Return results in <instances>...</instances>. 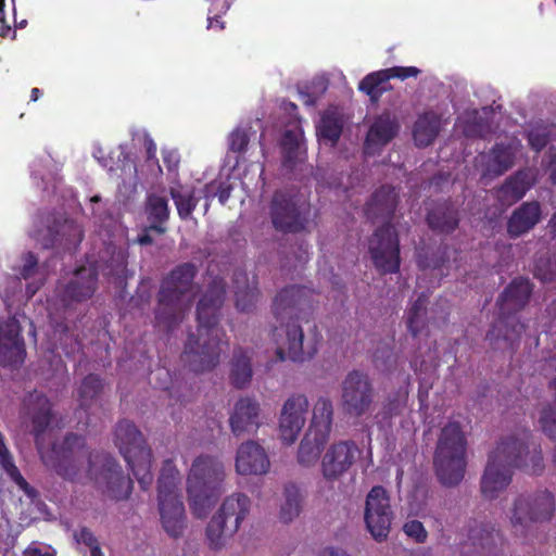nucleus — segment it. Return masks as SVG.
Returning <instances> with one entry per match:
<instances>
[{
  "label": "nucleus",
  "instance_id": "29",
  "mask_svg": "<svg viewBox=\"0 0 556 556\" xmlns=\"http://www.w3.org/2000/svg\"><path fill=\"white\" fill-rule=\"evenodd\" d=\"M144 212L149 222L148 229L163 235L166 231L165 223L169 218L168 201L157 194H149L147 197Z\"/></svg>",
  "mask_w": 556,
  "mask_h": 556
},
{
  "label": "nucleus",
  "instance_id": "50",
  "mask_svg": "<svg viewBox=\"0 0 556 556\" xmlns=\"http://www.w3.org/2000/svg\"><path fill=\"white\" fill-rule=\"evenodd\" d=\"M258 294L260 292L256 287L236 290V307L240 312H250L255 306Z\"/></svg>",
  "mask_w": 556,
  "mask_h": 556
},
{
  "label": "nucleus",
  "instance_id": "60",
  "mask_svg": "<svg viewBox=\"0 0 556 556\" xmlns=\"http://www.w3.org/2000/svg\"><path fill=\"white\" fill-rule=\"evenodd\" d=\"M150 231H153V229H148V226L143 229L142 233H140L138 237H137V242L140 244V245H151L154 240L153 238L151 237L150 235Z\"/></svg>",
  "mask_w": 556,
  "mask_h": 556
},
{
  "label": "nucleus",
  "instance_id": "44",
  "mask_svg": "<svg viewBox=\"0 0 556 556\" xmlns=\"http://www.w3.org/2000/svg\"><path fill=\"white\" fill-rule=\"evenodd\" d=\"M551 128L542 123L532 125L525 134L531 150L536 153L543 151L551 141Z\"/></svg>",
  "mask_w": 556,
  "mask_h": 556
},
{
  "label": "nucleus",
  "instance_id": "57",
  "mask_svg": "<svg viewBox=\"0 0 556 556\" xmlns=\"http://www.w3.org/2000/svg\"><path fill=\"white\" fill-rule=\"evenodd\" d=\"M144 148L147 154V162L153 161L155 164H159V160L156 157V144L152 138L147 137L144 139Z\"/></svg>",
  "mask_w": 556,
  "mask_h": 556
},
{
  "label": "nucleus",
  "instance_id": "49",
  "mask_svg": "<svg viewBox=\"0 0 556 556\" xmlns=\"http://www.w3.org/2000/svg\"><path fill=\"white\" fill-rule=\"evenodd\" d=\"M250 142V129L243 127L235 128L228 136V149L232 153L243 154Z\"/></svg>",
  "mask_w": 556,
  "mask_h": 556
},
{
  "label": "nucleus",
  "instance_id": "31",
  "mask_svg": "<svg viewBox=\"0 0 556 556\" xmlns=\"http://www.w3.org/2000/svg\"><path fill=\"white\" fill-rule=\"evenodd\" d=\"M252 376L253 370L250 356L241 348L236 349L229 372L231 384L236 389H244L250 384Z\"/></svg>",
  "mask_w": 556,
  "mask_h": 556
},
{
  "label": "nucleus",
  "instance_id": "55",
  "mask_svg": "<svg viewBox=\"0 0 556 556\" xmlns=\"http://www.w3.org/2000/svg\"><path fill=\"white\" fill-rule=\"evenodd\" d=\"M38 266V258L33 252H27L24 255V264L21 268L20 275L23 279L33 277Z\"/></svg>",
  "mask_w": 556,
  "mask_h": 556
},
{
  "label": "nucleus",
  "instance_id": "48",
  "mask_svg": "<svg viewBox=\"0 0 556 556\" xmlns=\"http://www.w3.org/2000/svg\"><path fill=\"white\" fill-rule=\"evenodd\" d=\"M533 276L541 282H552L556 279V258L541 256L535 260Z\"/></svg>",
  "mask_w": 556,
  "mask_h": 556
},
{
  "label": "nucleus",
  "instance_id": "41",
  "mask_svg": "<svg viewBox=\"0 0 556 556\" xmlns=\"http://www.w3.org/2000/svg\"><path fill=\"white\" fill-rule=\"evenodd\" d=\"M408 401V391L407 389L401 388L392 393H390L387 399L386 403L382 406L381 415L382 419L386 421L391 420L393 417L400 416Z\"/></svg>",
  "mask_w": 556,
  "mask_h": 556
},
{
  "label": "nucleus",
  "instance_id": "58",
  "mask_svg": "<svg viewBox=\"0 0 556 556\" xmlns=\"http://www.w3.org/2000/svg\"><path fill=\"white\" fill-rule=\"evenodd\" d=\"M164 378V382L160 383L159 387L164 391H169L168 380L169 372L165 368H159L155 371L151 372V379H161Z\"/></svg>",
  "mask_w": 556,
  "mask_h": 556
},
{
  "label": "nucleus",
  "instance_id": "37",
  "mask_svg": "<svg viewBox=\"0 0 556 556\" xmlns=\"http://www.w3.org/2000/svg\"><path fill=\"white\" fill-rule=\"evenodd\" d=\"M428 302V294L422 292L407 311V329L414 338L421 333L427 327L426 315Z\"/></svg>",
  "mask_w": 556,
  "mask_h": 556
},
{
  "label": "nucleus",
  "instance_id": "43",
  "mask_svg": "<svg viewBox=\"0 0 556 556\" xmlns=\"http://www.w3.org/2000/svg\"><path fill=\"white\" fill-rule=\"evenodd\" d=\"M282 152V165L286 168H292L298 160L300 141L299 136L293 130H286L280 141Z\"/></svg>",
  "mask_w": 556,
  "mask_h": 556
},
{
  "label": "nucleus",
  "instance_id": "5",
  "mask_svg": "<svg viewBox=\"0 0 556 556\" xmlns=\"http://www.w3.org/2000/svg\"><path fill=\"white\" fill-rule=\"evenodd\" d=\"M533 283L525 277L514 278L497 299L498 317L486 333V340L494 349L514 353L526 325L517 313L522 311L533 293Z\"/></svg>",
  "mask_w": 556,
  "mask_h": 556
},
{
  "label": "nucleus",
  "instance_id": "10",
  "mask_svg": "<svg viewBox=\"0 0 556 556\" xmlns=\"http://www.w3.org/2000/svg\"><path fill=\"white\" fill-rule=\"evenodd\" d=\"M179 481V471L174 462L165 459L157 479V506L162 527L173 539L182 536L187 526Z\"/></svg>",
  "mask_w": 556,
  "mask_h": 556
},
{
  "label": "nucleus",
  "instance_id": "30",
  "mask_svg": "<svg viewBox=\"0 0 556 556\" xmlns=\"http://www.w3.org/2000/svg\"><path fill=\"white\" fill-rule=\"evenodd\" d=\"M333 422V404L328 397L320 396L314 404L312 422L308 428L323 435V439L329 438Z\"/></svg>",
  "mask_w": 556,
  "mask_h": 556
},
{
  "label": "nucleus",
  "instance_id": "17",
  "mask_svg": "<svg viewBox=\"0 0 556 556\" xmlns=\"http://www.w3.org/2000/svg\"><path fill=\"white\" fill-rule=\"evenodd\" d=\"M393 511L387 490L381 485L374 486L366 496L364 520L376 541L388 538Z\"/></svg>",
  "mask_w": 556,
  "mask_h": 556
},
{
  "label": "nucleus",
  "instance_id": "46",
  "mask_svg": "<svg viewBox=\"0 0 556 556\" xmlns=\"http://www.w3.org/2000/svg\"><path fill=\"white\" fill-rule=\"evenodd\" d=\"M342 134V123L334 114H325L318 126V135L334 146Z\"/></svg>",
  "mask_w": 556,
  "mask_h": 556
},
{
  "label": "nucleus",
  "instance_id": "23",
  "mask_svg": "<svg viewBox=\"0 0 556 556\" xmlns=\"http://www.w3.org/2000/svg\"><path fill=\"white\" fill-rule=\"evenodd\" d=\"M542 219V208L538 201H528L520 204L510 214L506 229L511 239L521 237L531 231Z\"/></svg>",
  "mask_w": 556,
  "mask_h": 556
},
{
  "label": "nucleus",
  "instance_id": "27",
  "mask_svg": "<svg viewBox=\"0 0 556 556\" xmlns=\"http://www.w3.org/2000/svg\"><path fill=\"white\" fill-rule=\"evenodd\" d=\"M428 227L438 233L450 235L459 225V211L450 200L438 202L426 216Z\"/></svg>",
  "mask_w": 556,
  "mask_h": 556
},
{
  "label": "nucleus",
  "instance_id": "64",
  "mask_svg": "<svg viewBox=\"0 0 556 556\" xmlns=\"http://www.w3.org/2000/svg\"><path fill=\"white\" fill-rule=\"evenodd\" d=\"M548 227H549L553 238L556 239V211L554 212V214L552 215V217L548 222Z\"/></svg>",
  "mask_w": 556,
  "mask_h": 556
},
{
  "label": "nucleus",
  "instance_id": "16",
  "mask_svg": "<svg viewBox=\"0 0 556 556\" xmlns=\"http://www.w3.org/2000/svg\"><path fill=\"white\" fill-rule=\"evenodd\" d=\"M341 405L343 412L359 418L366 415L375 401V388L369 375L359 369L346 374L341 383Z\"/></svg>",
  "mask_w": 556,
  "mask_h": 556
},
{
  "label": "nucleus",
  "instance_id": "4",
  "mask_svg": "<svg viewBox=\"0 0 556 556\" xmlns=\"http://www.w3.org/2000/svg\"><path fill=\"white\" fill-rule=\"evenodd\" d=\"M399 203L394 187L383 185L377 189L365 205V214L372 222L384 219L368 240V252L374 267L380 275L397 274L401 267L399 235L390 223Z\"/></svg>",
  "mask_w": 556,
  "mask_h": 556
},
{
  "label": "nucleus",
  "instance_id": "38",
  "mask_svg": "<svg viewBox=\"0 0 556 556\" xmlns=\"http://www.w3.org/2000/svg\"><path fill=\"white\" fill-rule=\"evenodd\" d=\"M285 501L281 505L279 518L282 522L289 523L293 521L301 513L302 495L300 489L293 484L285 486Z\"/></svg>",
  "mask_w": 556,
  "mask_h": 556
},
{
  "label": "nucleus",
  "instance_id": "7",
  "mask_svg": "<svg viewBox=\"0 0 556 556\" xmlns=\"http://www.w3.org/2000/svg\"><path fill=\"white\" fill-rule=\"evenodd\" d=\"M198 267L191 262L175 266L161 281L157 292L155 320L166 331H172L182 319L184 298L193 291Z\"/></svg>",
  "mask_w": 556,
  "mask_h": 556
},
{
  "label": "nucleus",
  "instance_id": "53",
  "mask_svg": "<svg viewBox=\"0 0 556 556\" xmlns=\"http://www.w3.org/2000/svg\"><path fill=\"white\" fill-rule=\"evenodd\" d=\"M386 72L389 80L393 78L405 80L410 77H417L421 71L416 66H393L386 68Z\"/></svg>",
  "mask_w": 556,
  "mask_h": 556
},
{
  "label": "nucleus",
  "instance_id": "24",
  "mask_svg": "<svg viewBox=\"0 0 556 556\" xmlns=\"http://www.w3.org/2000/svg\"><path fill=\"white\" fill-rule=\"evenodd\" d=\"M534 184L533 175L529 169H519L508 176L504 182L495 189L496 200L505 206H510L520 201Z\"/></svg>",
  "mask_w": 556,
  "mask_h": 556
},
{
  "label": "nucleus",
  "instance_id": "9",
  "mask_svg": "<svg viewBox=\"0 0 556 556\" xmlns=\"http://www.w3.org/2000/svg\"><path fill=\"white\" fill-rule=\"evenodd\" d=\"M488 458L513 471L519 469L535 477L542 476L545 470L542 447L533 441L528 428L501 438Z\"/></svg>",
  "mask_w": 556,
  "mask_h": 556
},
{
  "label": "nucleus",
  "instance_id": "62",
  "mask_svg": "<svg viewBox=\"0 0 556 556\" xmlns=\"http://www.w3.org/2000/svg\"><path fill=\"white\" fill-rule=\"evenodd\" d=\"M332 289L338 291L340 294H342L344 298L346 296L345 291V285L342 282V280L334 276L331 280Z\"/></svg>",
  "mask_w": 556,
  "mask_h": 556
},
{
  "label": "nucleus",
  "instance_id": "11",
  "mask_svg": "<svg viewBox=\"0 0 556 556\" xmlns=\"http://www.w3.org/2000/svg\"><path fill=\"white\" fill-rule=\"evenodd\" d=\"M114 442L140 488L147 491L153 482L152 451L136 425L121 420L114 432Z\"/></svg>",
  "mask_w": 556,
  "mask_h": 556
},
{
  "label": "nucleus",
  "instance_id": "21",
  "mask_svg": "<svg viewBox=\"0 0 556 556\" xmlns=\"http://www.w3.org/2000/svg\"><path fill=\"white\" fill-rule=\"evenodd\" d=\"M98 271L93 267L81 266L74 273L73 278L65 285L61 300L65 305L90 299L97 290Z\"/></svg>",
  "mask_w": 556,
  "mask_h": 556
},
{
  "label": "nucleus",
  "instance_id": "59",
  "mask_svg": "<svg viewBox=\"0 0 556 556\" xmlns=\"http://www.w3.org/2000/svg\"><path fill=\"white\" fill-rule=\"evenodd\" d=\"M317 556H351L345 549L334 546H326L321 548Z\"/></svg>",
  "mask_w": 556,
  "mask_h": 556
},
{
  "label": "nucleus",
  "instance_id": "2",
  "mask_svg": "<svg viewBox=\"0 0 556 556\" xmlns=\"http://www.w3.org/2000/svg\"><path fill=\"white\" fill-rule=\"evenodd\" d=\"M23 407L24 420L30 427L29 431L45 466L60 477L73 481L78 475L80 457L85 456V437L71 432L61 442L45 447L42 434L53 419L51 401L42 392L34 390L24 397Z\"/></svg>",
  "mask_w": 556,
  "mask_h": 556
},
{
  "label": "nucleus",
  "instance_id": "13",
  "mask_svg": "<svg viewBox=\"0 0 556 556\" xmlns=\"http://www.w3.org/2000/svg\"><path fill=\"white\" fill-rule=\"evenodd\" d=\"M251 501L242 493L227 496L206 527V536L212 548H219L231 538L250 513Z\"/></svg>",
  "mask_w": 556,
  "mask_h": 556
},
{
  "label": "nucleus",
  "instance_id": "18",
  "mask_svg": "<svg viewBox=\"0 0 556 556\" xmlns=\"http://www.w3.org/2000/svg\"><path fill=\"white\" fill-rule=\"evenodd\" d=\"M361 450L354 441H340L329 446L321 458V472L326 480L336 481L354 465Z\"/></svg>",
  "mask_w": 556,
  "mask_h": 556
},
{
  "label": "nucleus",
  "instance_id": "25",
  "mask_svg": "<svg viewBox=\"0 0 556 556\" xmlns=\"http://www.w3.org/2000/svg\"><path fill=\"white\" fill-rule=\"evenodd\" d=\"M258 416V402L250 396L240 397L236 402L233 412L229 418L231 432L238 437L242 433L256 430L260 426Z\"/></svg>",
  "mask_w": 556,
  "mask_h": 556
},
{
  "label": "nucleus",
  "instance_id": "20",
  "mask_svg": "<svg viewBox=\"0 0 556 556\" xmlns=\"http://www.w3.org/2000/svg\"><path fill=\"white\" fill-rule=\"evenodd\" d=\"M21 325L15 316L0 323V365H21L26 356Z\"/></svg>",
  "mask_w": 556,
  "mask_h": 556
},
{
  "label": "nucleus",
  "instance_id": "35",
  "mask_svg": "<svg viewBox=\"0 0 556 556\" xmlns=\"http://www.w3.org/2000/svg\"><path fill=\"white\" fill-rule=\"evenodd\" d=\"M399 125L389 115H381L375 119L370 126L366 142L384 146L389 143L397 134Z\"/></svg>",
  "mask_w": 556,
  "mask_h": 556
},
{
  "label": "nucleus",
  "instance_id": "12",
  "mask_svg": "<svg viewBox=\"0 0 556 556\" xmlns=\"http://www.w3.org/2000/svg\"><path fill=\"white\" fill-rule=\"evenodd\" d=\"M85 458L88 462L89 472L94 473L97 486L105 496L116 502L129 498L134 488L132 480L124 475L121 465L113 456L108 453H88L85 445V456L80 457L79 468Z\"/></svg>",
  "mask_w": 556,
  "mask_h": 556
},
{
  "label": "nucleus",
  "instance_id": "40",
  "mask_svg": "<svg viewBox=\"0 0 556 556\" xmlns=\"http://www.w3.org/2000/svg\"><path fill=\"white\" fill-rule=\"evenodd\" d=\"M102 390V382L99 376L90 374L84 378L78 388L79 407L87 410Z\"/></svg>",
  "mask_w": 556,
  "mask_h": 556
},
{
  "label": "nucleus",
  "instance_id": "6",
  "mask_svg": "<svg viewBox=\"0 0 556 556\" xmlns=\"http://www.w3.org/2000/svg\"><path fill=\"white\" fill-rule=\"evenodd\" d=\"M225 468L215 456L202 454L191 464L187 477L190 508L198 518L205 517L223 493Z\"/></svg>",
  "mask_w": 556,
  "mask_h": 556
},
{
  "label": "nucleus",
  "instance_id": "42",
  "mask_svg": "<svg viewBox=\"0 0 556 556\" xmlns=\"http://www.w3.org/2000/svg\"><path fill=\"white\" fill-rule=\"evenodd\" d=\"M397 359L393 348L387 343L378 345L372 354L374 366L381 372L394 371L397 367Z\"/></svg>",
  "mask_w": 556,
  "mask_h": 556
},
{
  "label": "nucleus",
  "instance_id": "28",
  "mask_svg": "<svg viewBox=\"0 0 556 556\" xmlns=\"http://www.w3.org/2000/svg\"><path fill=\"white\" fill-rule=\"evenodd\" d=\"M441 129L440 116L432 112H425L416 119L413 128V138L418 148L430 146Z\"/></svg>",
  "mask_w": 556,
  "mask_h": 556
},
{
  "label": "nucleus",
  "instance_id": "63",
  "mask_svg": "<svg viewBox=\"0 0 556 556\" xmlns=\"http://www.w3.org/2000/svg\"><path fill=\"white\" fill-rule=\"evenodd\" d=\"M24 556H53L50 553L42 552L39 547H28L24 552Z\"/></svg>",
  "mask_w": 556,
  "mask_h": 556
},
{
  "label": "nucleus",
  "instance_id": "56",
  "mask_svg": "<svg viewBox=\"0 0 556 556\" xmlns=\"http://www.w3.org/2000/svg\"><path fill=\"white\" fill-rule=\"evenodd\" d=\"M163 163L169 172L177 170L179 166V154L173 150L162 152Z\"/></svg>",
  "mask_w": 556,
  "mask_h": 556
},
{
  "label": "nucleus",
  "instance_id": "36",
  "mask_svg": "<svg viewBox=\"0 0 556 556\" xmlns=\"http://www.w3.org/2000/svg\"><path fill=\"white\" fill-rule=\"evenodd\" d=\"M386 70L369 73L358 85V90L366 93L371 102H378L382 94L392 89Z\"/></svg>",
  "mask_w": 556,
  "mask_h": 556
},
{
  "label": "nucleus",
  "instance_id": "47",
  "mask_svg": "<svg viewBox=\"0 0 556 556\" xmlns=\"http://www.w3.org/2000/svg\"><path fill=\"white\" fill-rule=\"evenodd\" d=\"M0 464L3 468V470L20 486L25 488L28 485L27 481L24 479V477L20 472L18 468L15 466L13 457L4 443V438L1 432H0Z\"/></svg>",
  "mask_w": 556,
  "mask_h": 556
},
{
  "label": "nucleus",
  "instance_id": "39",
  "mask_svg": "<svg viewBox=\"0 0 556 556\" xmlns=\"http://www.w3.org/2000/svg\"><path fill=\"white\" fill-rule=\"evenodd\" d=\"M468 539L475 547L490 553L496 546L500 533L490 525L480 523L469 529Z\"/></svg>",
  "mask_w": 556,
  "mask_h": 556
},
{
  "label": "nucleus",
  "instance_id": "14",
  "mask_svg": "<svg viewBox=\"0 0 556 556\" xmlns=\"http://www.w3.org/2000/svg\"><path fill=\"white\" fill-rule=\"evenodd\" d=\"M556 513V496L548 488H538L519 494L510 510L513 527L525 531L531 523H544Z\"/></svg>",
  "mask_w": 556,
  "mask_h": 556
},
{
  "label": "nucleus",
  "instance_id": "54",
  "mask_svg": "<svg viewBox=\"0 0 556 556\" xmlns=\"http://www.w3.org/2000/svg\"><path fill=\"white\" fill-rule=\"evenodd\" d=\"M73 536L78 544H84L89 548L99 543L97 536L87 527H80L78 530H75Z\"/></svg>",
  "mask_w": 556,
  "mask_h": 556
},
{
  "label": "nucleus",
  "instance_id": "45",
  "mask_svg": "<svg viewBox=\"0 0 556 556\" xmlns=\"http://www.w3.org/2000/svg\"><path fill=\"white\" fill-rule=\"evenodd\" d=\"M542 431L554 442L551 463L556 469V412L551 406L543 407L539 419Z\"/></svg>",
  "mask_w": 556,
  "mask_h": 556
},
{
  "label": "nucleus",
  "instance_id": "15",
  "mask_svg": "<svg viewBox=\"0 0 556 556\" xmlns=\"http://www.w3.org/2000/svg\"><path fill=\"white\" fill-rule=\"evenodd\" d=\"M269 217L274 228L282 233L305 231L311 219V206L295 195L276 191L269 203Z\"/></svg>",
  "mask_w": 556,
  "mask_h": 556
},
{
  "label": "nucleus",
  "instance_id": "51",
  "mask_svg": "<svg viewBox=\"0 0 556 556\" xmlns=\"http://www.w3.org/2000/svg\"><path fill=\"white\" fill-rule=\"evenodd\" d=\"M404 533L414 539L417 543L426 542L428 538V532L425 529L424 525L419 520H409L403 526Z\"/></svg>",
  "mask_w": 556,
  "mask_h": 556
},
{
  "label": "nucleus",
  "instance_id": "8",
  "mask_svg": "<svg viewBox=\"0 0 556 556\" xmlns=\"http://www.w3.org/2000/svg\"><path fill=\"white\" fill-rule=\"evenodd\" d=\"M439 482L446 488L457 486L467 469V440L458 421H448L439 435L433 455Z\"/></svg>",
  "mask_w": 556,
  "mask_h": 556
},
{
  "label": "nucleus",
  "instance_id": "1",
  "mask_svg": "<svg viewBox=\"0 0 556 556\" xmlns=\"http://www.w3.org/2000/svg\"><path fill=\"white\" fill-rule=\"evenodd\" d=\"M225 299L226 281L216 276L207 285L197 305L199 336H188L182 353L184 361L197 374L213 370L219 364L224 346H228L225 331L218 328Z\"/></svg>",
  "mask_w": 556,
  "mask_h": 556
},
{
  "label": "nucleus",
  "instance_id": "22",
  "mask_svg": "<svg viewBox=\"0 0 556 556\" xmlns=\"http://www.w3.org/2000/svg\"><path fill=\"white\" fill-rule=\"evenodd\" d=\"M236 471L239 475H264L270 463L265 450L254 441L242 443L237 451Z\"/></svg>",
  "mask_w": 556,
  "mask_h": 556
},
{
  "label": "nucleus",
  "instance_id": "3",
  "mask_svg": "<svg viewBox=\"0 0 556 556\" xmlns=\"http://www.w3.org/2000/svg\"><path fill=\"white\" fill-rule=\"evenodd\" d=\"M308 293L303 286H289L274 300L273 312L280 325L274 327L271 338L277 345L276 356L281 362H304L317 352L316 344L304 346V333L299 324L300 313L308 304Z\"/></svg>",
  "mask_w": 556,
  "mask_h": 556
},
{
  "label": "nucleus",
  "instance_id": "61",
  "mask_svg": "<svg viewBox=\"0 0 556 556\" xmlns=\"http://www.w3.org/2000/svg\"><path fill=\"white\" fill-rule=\"evenodd\" d=\"M445 263V260L443 257L431 260V262L425 263L424 261H419V266L421 268L431 267L433 269H440L442 265Z\"/></svg>",
  "mask_w": 556,
  "mask_h": 556
},
{
  "label": "nucleus",
  "instance_id": "34",
  "mask_svg": "<svg viewBox=\"0 0 556 556\" xmlns=\"http://www.w3.org/2000/svg\"><path fill=\"white\" fill-rule=\"evenodd\" d=\"M169 194L176 205L178 216L184 220L190 218L200 200L195 195V189L177 185L169 188Z\"/></svg>",
  "mask_w": 556,
  "mask_h": 556
},
{
  "label": "nucleus",
  "instance_id": "19",
  "mask_svg": "<svg viewBox=\"0 0 556 556\" xmlns=\"http://www.w3.org/2000/svg\"><path fill=\"white\" fill-rule=\"evenodd\" d=\"M307 410L308 400L304 394H293L285 402L279 419V430L286 444H292L298 439L305 425Z\"/></svg>",
  "mask_w": 556,
  "mask_h": 556
},
{
  "label": "nucleus",
  "instance_id": "26",
  "mask_svg": "<svg viewBox=\"0 0 556 556\" xmlns=\"http://www.w3.org/2000/svg\"><path fill=\"white\" fill-rule=\"evenodd\" d=\"M514 471L504 465L488 458V464L480 482L481 493L485 498L494 500L509 485Z\"/></svg>",
  "mask_w": 556,
  "mask_h": 556
},
{
  "label": "nucleus",
  "instance_id": "32",
  "mask_svg": "<svg viewBox=\"0 0 556 556\" xmlns=\"http://www.w3.org/2000/svg\"><path fill=\"white\" fill-rule=\"evenodd\" d=\"M329 438L323 439V435L314 431H307L302 439L298 450V462L304 467H309L319 459L321 450Z\"/></svg>",
  "mask_w": 556,
  "mask_h": 556
},
{
  "label": "nucleus",
  "instance_id": "33",
  "mask_svg": "<svg viewBox=\"0 0 556 556\" xmlns=\"http://www.w3.org/2000/svg\"><path fill=\"white\" fill-rule=\"evenodd\" d=\"M515 154L508 146L496 143L490 154L485 165V174L497 177L506 173L514 165Z\"/></svg>",
  "mask_w": 556,
  "mask_h": 556
},
{
  "label": "nucleus",
  "instance_id": "52",
  "mask_svg": "<svg viewBox=\"0 0 556 556\" xmlns=\"http://www.w3.org/2000/svg\"><path fill=\"white\" fill-rule=\"evenodd\" d=\"M111 267V274L122 278L126 277L127 271V255L124 251H118L116 253H113L111 257L110 265Z\"/></svg>",
  "mask_w": 556,
  "mask_h": 556
}]
</instances>
